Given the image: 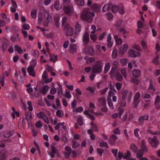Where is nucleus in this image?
Instances as JSON below:
<instances>
[{
    "mask_svg": "<svg viewBox=\"0 0 160 160\" xmlns=\"http://www.w3.org/2000/svg\"><path fill=\"white\" fill-rule=\"evenodd\" d=\"M95 16L93 12H91L88 8L84 9L81 14V18L88 23H91L93 20L92 17Z\"/></svg>",
    "mask_w": 160,
    "mask_h": 160,
    "instance_id": "f257e3e1",
    "label": "nucleus"
},
{
    "mask_svg": "<svg viewBox=\"0 0 160 160\" xmlns=\"http://www.w3.org/2000/svg\"><path fill=\"white\" fill-rule=\"evenodd\" d=\"M103 63L101 61H98L92 67L91 73H100L102 72Z\"/></svg>",
    "mask_w": 160,
    "mask_h": 160,
    "instance_id": "f03ea898",
    "label": "nucleus"
},
{
    "mask_svg": "<svg viewBox=\"0 0 160 160\" xmlns=\"http://www.w3.org/2000/svg\"><path fill=\"white\" fill-rule=\"evenodd\" d=\"M65 34L67 36H72L74 33V29L69 24H67L64 28Z\"/></svg>",
    "mask_w": 160,
    "mask_h": 160,
    "instance_id": "7ed1b4c3",
    "label": "nucleus"
},
{
    "mask_svg": "<svg viewBox=\"0 0 160 160\" xmlns=\"http://www.w3.org/2000/svg\"><path fill=\"white\" fill-rule=\"evenodd\" d=\"M64 12L67 15H71L73 12V8L72 6H64L63 8Z\"/></svg>",
    "mask_w": 160,
    "mask_h": 160,
    "instance_id": "20e7f679",
    "label": "nucleus"
},
{
    "mask_svg": "<svg viewBox=\"0 0 160 160\" xmlns=\"http://www.w3.org/2000/svg\"><path fill=\"white\" fill-rule=\"evenodd\" d=\"M94 51L92 47H86L83 50L84 53L91 56L94 55Z\"/></svg>",
    "mask_w": 160,
    "mask_h": 160,
    "instance_id": "39448f33",
    "label": "nucleus"
},
{
    "mask_svg": "<svg viewBox=\"0 0 160 160\" xmlns=\"http://www.w3.org/2000/svg\"><path fill=\"white\" fill-rule=\"evenodd\" d=\"M89 40V33L87 32H85L82 36L83 45L86 46L88 44Z\"/></svg>",
    "mask_w": 160,
    "mask_h": 160,
    "instance_id": "423d86ee",
    "label": "nucleus"
},
{
    "mask_svg": "<svg viewBox=\"0 0 160 160\" xmlns=\"http://www.w3.org/2000/svg\"><path fill=\"white\" fill-rule=\"evenodd\" d=\"M128 56L131 58L139 57L141 55V53L139 52L135 51L133 49H130L128 52Z\"/></svg>",
    "mask_w": 160,
    "mask_h": 160,
    "instance_id": "0eeeda50",
    "label": "nucleus"
},
{
    "mask_svg": "<svg viewBox=\"0 0 160 160\" xmlns=\"http://www.w3.org/2000/svg\"><path fill=\"white\" fill-rule=\"evenodd\" d=\"M151 141L150 143L151 146L153 148L157 147L159 142V141L157 139V137L155 136L152 138H151Z\"/></svg>",
    "mask_w": 160,
    "mask_h": 160,
    "instance_id": "6e6552de",
    "label": "nucleus"
},
{
    "mask_svg": "<svg viewBox=\"0 0 160 160\" xmlns=\"http://www.w3.org/2000/svg\"><path fill=\"white\" fill-rule=\"evenodd\" d=\"M101 6L97 4L94 3L90 7L91 9L97 12H99L100 11Z\"/></svg>",
    "mask_w": 160,
    "mask_h": 160,
    "instance_id": "1a4fd4ad",
    "label": "nucleus"
},
{
    "mask_svg": "<svg viewBox=\"0 0 160 160\" xmlns=\"http://www.w3.org/2000/svg\"><path fill=\"white\" fill-rule=\"evenodd\" d=\"M36 62H35V64L34 65V66H29L27 68V71L29 73V75L33 77L35 76V72L34 71V67L36 65Z\"/></svg>",
    "mask_w": 160,
    "mask_h": 160,
    "instance_id": "9d476101",
    "label": "nucleus"
},
{
    "mask_svg": "<svg viewBox=\"0 0 160 160\" xmlns=\"http://www.w3.org/2000/svg\"><path fill=\"white\" fill-rule=\"evenodd\" d=\"M43 13H44L45 18L47 19L48 22H52V19L50 14L45 10L43 11Z\"/></svg>",
    "mask_w": 160,
    "mask_h": 160,
    "instance_id": "9b49d317",
    "label": "nucleus"
},
{
    "mask_svg": "<svg viewBox=\"0 0 160 160\" xmlns=\"http://www.w3.org/2000/svg\"><path fill=\"white\" fill-rule=\"evenodd\" d=\"M141 72L139 69H135L132 71V74L135 78H138L141 75Z\"/></svg>",
    "mask_w": 160,
    "mask_h": 160,
    "instance_id": "f8f14e48",
    "label": "nucleus"
},
{
    "mask_svg": "<svg viewBox=\"0 0 160 160\" xmlns=\"http://www.w3.org/2000/svg\"><path fill=\"white\" fill-rule=\"evenodd\" d=\"M14 133V132L12 131H6L4 133L3 136L6 138H9L13 135Z\"/></svg>",
    "mask_w": 160,
    "mask_h": 160,
    "instance_id": "ddd939ff",
    "label": "nucleus"
},
{
    "mask_svg": "<svg viewBox=\"0 0 160 160\" xmlns=\"http://www.w3.org/2000/svg\"><path fill=\"white\" fill-rule=\"evenodd\" d=\"M128 48L127 44H125L123 47H120L119 49V52L121 54H123L127 50Z\"/></svg>",
    "mask_w": 160,
    "mask_h": 160,
    "instance_id": "4468645a",
    "label": "nucleus"
},
{
    "mask_svg": "<svg viewBox=\"0 0 160 160\" xmlns=\"http://www.w3.org/2000/svg\"><path fill=\"white\" fill-rule=\"evenodd\" d=\"M7 151L4 149L0 152V160H5V157Z\"/></svg>",
    "mask_w": 160,
    "mask_h": 160,
    "instance_id": "2eb2a0df",
    "label": "nucleus"
},
{
    "mask_svg": "<svg viewBox=\"0 0 160 160\" xmlns=\"http://www.w3.org/2000/svg\"><path fill=\"white\" fill-rule=\"evenodd\" d=\"M81 27L80 25L77 22L75 26V33L79 34L81 31Z\"/></svg>",
    "mask_w": 160,
    "mask_h": 160,
    "instance_id": "dca6fc26",
    "label": "nucleus"
},
{
    "mask_svg": "<svg viewBox=\"0 0 160 160\" xmlns=\"http://www.w3.org/2000/svg\"><path fill=\"white\" fill-rule=\"evenodd\" d=\"M112 4L111 2L107 3L102 8V11L104 12L109 11L110 9V6H112Z\"/></svg>",
    "mask_w": 160,
    "mask_h": 160,
    "instance_id": "f3484780",
    "label": "nucleus"
},
{
    "mask_svg": "<svg viewBox=\"0 0 160 160\" xmlns=\"http://www.w3.org/2000/svg\"><path fill=\"white\" fill-rule=\"evenodd\" d=\"M141 148L143 152H147L148 151V149L146 145L145 142L144 140H142L141 141Z\"/></svg>",
    "mask_w": 160,
    "mask_h": 160,
    "instance_id": "a211bd4d",
    "label": "nucleus"
},
{
    "mask_svg": "<svg viewBox=\"0 0 160 160\" xmlns=\"http://www.w3.org/2000/svg\"><path fill=\"white\" fill-rule=\"evenodd\" d=\"M106 99L105 97L100 98L98 99V102L102 106H105L106 105Z\"/></svg>",
    "mask_w": 160,
    "mask_h": 160,
    "instance_id": "6ab92c4d",
    "label": "nucleus"
},
{
    "mask_svg": "<svg viewBox=\"0 0 160 160\" xmlns=\"http://www.w3.org/2000/svg\"><path fill=\"white\" fill-rule=\"evenodd\" d=\"M149 118V117L148 114H146L145 115L142 116L140 117L138 119V121L140 122H142L144 120H148Z\"/></svg>",
    "mask_w": 160,
    "mask_h": 160,
    "instance_id": "aec40b11",
    "label": "nucleus"
},
{
    "mask_svg": "<svg viewBox=\"0 0 160 160\" xmlns=\"http://www.w3.org/2000/svg\"><path fill=\"white\" fill-rule=\"evenodd\" d=\"M90 125L91 126V129H92V130L96 132H98L99 131L97 125L93 122H91Z\"/></svg>",
    "mask_w": 160,
    "mask_h": 160,
    "instance_id": "412c9836",
    "label": "nucleus"
},
{
    "mask_svg": "<svg viewBox=\"0 0 160 160\" xmlns=\"http://www.w3.org/2000/svg\"><path fill=\"white\" fill-rule=\"evenodd\" d=\"M76 46L75 44L70 45V52L73 53L77 51Z\"/></svg>",
    "mask_w": 160,
    "mask_h": 160,
    "instance_id": "4be33fe9",
    "label": "nucleus"
},
{
    "mask_svg": "<svg viewBox=\"0 0 160 160\" xmlns=\"http://www.w3.org/2000/svg\"><path fill=\"white\" fill-rule=\"evenodd\" d=\"M130 149L134 153H136L138 151V148L133 143H132L130 147Z\"/></svg>",
    "mask_w": 160,
    "mask_h": 160,
    "instance_id": "5701e85b",
    "label": "nucleus"
},
{
    "mask_svg": "<svg viewBox=\"0 0 160 160\" xmlns=\"http://www.w3.org/2000/svg\"><path fill=\"white\" fill-rule=\"evenodd\" d=\"M49 87L46 85L45 86L42 87L41 88V91L42 94L44 95L49 90Z\"/></svg>",
    "mask_w": 160,
    "mask_h": 160,
    "instance_id": "b1692460",
    "label": "nucleus"
},
{
    "mask_svg": "<svg viewBox=\"0 0 160 160\" xmlns=\"http://www.w3.org/2000/svg\"><path fill=\"white\" fill-rule=\"evenodd\" d=\"M115 77L116 80L118 82H121L122 80V77L121 74L119 72H118L116 74Z\"/></svg>",
    "mask_w": 160,
    "mask_h": 160,
    "instance_id": "393cba45",
    "label": "nucleus"
},
{
    "mask_svg": "<svg viewBox=\"0 0 160 160\" xmlns=\"http://www.w3.org/2000/svg\"><path fill=\"white\" fill-rule=\"evenodd\" d=\"M119 6H117L116 5H112V11L113 13H116L119 10Z\"/></svg>",
    "mask_w": 160,
    "mask_h": 160,
    "instance_id": "a878e982",
    "label": "nucleus"
},
{
    "mask_svg": "<svg viewBox=\"0 0 160 160\" xmlns=\"http://www.w3.org/2000/svg\"><path fill=\"white\" fill-rule=\"evenodd\" d=\"M5 76L3 73H2V75L0 78V83L2 86H4V85Z\"/></svg>",
    "mask_w": 160,
    "mask_h": 160,
    "instance_id": "bb28decb",
    "label": "nucleus"
},
{
    "mask_svg": "<svg viewBox=\"0 0 160 160\" xmlns=\"http://www.w3.org/2000/svg\"><path fill=\"white\" fill-rule=\"evenodd\" d=\"M14 49L19 54H21L22 52V50L21 49V47L18 45L15 46Z\"/></svg>",
    "mask_w": 160,
    "mask_h": 160,
    "instance_id": "cd10ccee",
    "label": "nucleus"
},
{
    "mask_svg": "<svg viewBox=\"0 0 160 160\" xmlns=\"http://www.w3.org/2000/svg\"><path fill=\"white\" fill-rule=\"evenodd\" d=\"M119 12L122 15L124 12V7L122 4H120L119 5Z\"/></svg>",
    "mask_w": 160,
    "mask_h": 160,
    "instance_id": "c85d7f7f",
    "label": "nucleus"
},
{
    "mask_svg": "<svg viewBox=\"0 0 160 160\" xmlns=\"http://www.w3.org/2000/svg\"><path fill=\"white\" fill-rule=\"evenodd\" d=\"M118 72V67H112L111 71L109 72V73L111 75H113L115 72L117 73Z\"/></svg>",
    "mask_w": 160,
    "mask_h": 160,
    "instance_id": "c756f323",
    "label": "nucleus"
},
{
    "mask_svg": "<svg viewBox=\"0 0 160 160\" xmlns=\"http://www.w3.org/2000/svg\"><path fill=\"white\" fill-rule=\"evenodd\" d=\"M54 22L56 26L58 28L59 27L58 22L59 21V18L58 16H55L54 17Z\"/></svg>",
    "mask_w": 160,
    "mask_h": 160,
    "instance_id": "7c9ffc66",
    "label": "nucleus"
},
{
    "mask_svg": "<svg viewBox=\"0 0 160 160\" xmlns=\"http://www.w3.org/2000/svg\"><path fill=\"white\" fill-rule=\"evenodd\" d=\"M32 118L31 113L30 112H26V119L27 121L31 120Z\"/></svg>",
    "mask_w": 160,
    "mask_h": 160,
    "instance_id": "2f4dec72",
    "label": "nucleus"
},
{
    "mask_svg": "<svg viewBox=\"0 0 160 160\" xmlns=\"http://www.w3.org/2000/svg\"><path fill=\"white\" fill-rule=\"evenodd\" d=\"M150 85L149 86V87L148 88V90L150 89H152L153 91H154L156 90V89L154 87V86L153 85L152 81V80H150Z\"/></svg>",
    "mask_w": 160,
    "mask_h": 160,
    "instance_id": "473e14b6",
    "label": "nucleus"
},
{
    "mask_svg": "<svg viewBox=\"0 0 160 160\" xmlns=\"http://www.w3.org/2000/svg\"><path fill=\"white\" fill-rule=\"evenodd\" d=\"M59 1H56L54 3V7L55 9L57 10H58L60 9L62 7L59 6Z\"/></svg>",
    "mask_w": 160,
    "mask_h": 160,
    "instance_id": "72a5a7b5",
    "label": "nucleus"
},
{
    "mask_svg": "<svg viewBox=\"0 0 160 160\" xmlns=\"http://www.w3.org/2000/svg\"><path fill=\"white\" fill-rule=\"evenodd\" d=\"M99 144L100 146L101 147H105L107 148H109V147L108 146L107 143L106 142H104L103 141H102L101 142H99Z\"/></svg>",
    "mask_w": 160,
    "mask_h": 160,
    "instance_id": "f704fd0d",
    "label": "nucleus"
},
{
    "mask_svg": "<svg viewBox=\"0 0 160 160\" xmlns=\"http://www.w3.org/2000/svg\"><path fill=\"white\" fill-rule=\"evenodd\" d=\"M32 17L33 18H35L36 17V10L35 9H32L31 12Z\"/></svg>",
    "mask_w": 160,
    "mask_h": 160,
    "instance_id": "c9c22d12",
    "label": "nucleus"
},
{
    "mask_svg": "<svg viewBox=\"0 0 160 160\" xmlns=\"http://www.w3.org/2000/svg\"><path fill=\"white\" fill-rule=\"evenodd\" d=\"M110 68V63H107L105 66L104 73H106L108 71Z\"/></svg>",
    "mask_w": 160,
    "mask_h": 160,
    "instance_id": "e433bc0d",
    "label": "nucleus"
},
{
    "mask_svg": "<svg viewBox=\"0 0 160 160\" xmlns=\"http://www.w3.org/2000/svg\"><path fill=\"white\" fill-rule=\"evenodd\" d=\"M72 148H77L80 145L77 141L74 140H72Z\"/></svg>",
    "mask_w": 160,
    "mask_h": 160,
    "instance_id": "4c0bfd02",
    "label": "nucleus"
},
{
    "mask_svg": "<svg viewBox=\"0 0 160 160\" xmlns=\"http://www.w3.org/2000/svg\"><path fill=\"white\" fill-rule=\"evenodd\" d=\"M142 151V150H139L138 151V152L136 154V156L138 158H141V157H142V156L143 155V153Z\"/></svg>",
    "mask_w": 160,
    "mask_h": 160,
    "instance_id": "58836bf2",
    "label": "nucleus"
},
{
    "mask_svg": "<svg viewBox=\"0 0 160 160\" xmlns=\"http://www.w3.org/2000/svg\"><path fill=\"white\" fill-rule=\"evenodd\" d=\"M77 121L78 124L80 125H82L83 124L82 118L80 116L77 119Z\"/></svg>",
    "mask_w": 160,
    "mask_h": 160,
    "instance_id": "ea45409f",
    "label": "nucleus"
},
{
    "mask_svg": "<svg viewBox=\"0 0 160 160\" xmlns=\"http://www.w3.org/2000/svg\"><path fill=\"white\" fill-rule=\"evenodd\" d=\"M117 55V49L116 48H115L112 51V56L113 58H116Z\"/></svg>",
    "mask_w": 160,
    "mask_h": 160,
    "instance_id": "a19ab883",
    "label": "nucleus"
},
{
    "mask_svg": "<svg viewBox=\"0 0 160 160\" xmlns=\"http://www.w3.org/2000/svg\"><path fill=\"white\" fill-rule=\"evenodd\" d=\"M46 114L43 112H41L40 113H38L37 114V116L39 118H43Z\"/></svg>",
    "mask_w": 160,
    "mask_h": 160,
    "instance_id": "79ce46f5",
    "label": "nucleus"
},
{
    "mask_svg": "<svg viewBox=\"0 0 160 160\" xmlns=\"http://www.w3.org/2000/svg\"><path fill=\"white\" fill-rule=\"evenodd\" d=\"M77 5L80 6H83L84 4V0H78L76 2Z\"/></svg>",
    "mask_w": 160,
    "mask_h": 160,
    "instance_id": "37998d69",
    "label": "nucleus"
},
{
    "mask_svg": "<svg viewBox=\"0 0 160 160\" xmlns=\"http://www.w3.org/2000/svg\"><path fill=\"white\" fill-rule=\"evenodd\" d=\"M128 92L126 91H124L122 92V101H124L126 97L127 96V94Z\"/></svg>",
    "mask_w": 160,
    "mask_h": 160,
    "instance_id": "c03bdc74",
    "label": "nucleus"
},
{
    "mask_svg": "<svg viewBox=\"0 0 160 160\" xmlns=\"http://www.w3.org/2000/svg\"><path fill=\"white\" fill-rule=\"evenodd\" d=\"M140 130L138 128H136L134 130V133L135 137L138 138H139V136L138 134V132Z\"/></svg>",
    "mask_w": 160,
    "mask_h": 160,
    "instance_id": "a18cd8bd",
    "label": "nucleus"
},
{
    "mask_svg": "<svg viewBox=\"0 0 160 160\" xmlns=\"http://www.w3.org/2000/svg\"><path fill=\"white\" fill-rule=\"evenodd\" d=\"M121 63L123 65L125 66L126 65L127 62L128 60L126 58H123L120 60Z\"/></svg>",
    "mask_w": 160,
    "mask_h": 160,
    "instance_id": "49530a36",
    "label": "nucleus"
},
{
    "mask_svg": "<svg viewBox=\"0 0 160 160\" xmlns=\"http://www.w3.org/2000/svg\"><path fill=\"white\" fill-rule=\"evenodd\" d=\"M131 155L130 152L129 151H128L127 152V153L126 154L124 155L123 156V158L124 159H128L129 158V157H130Z\"/></svg>",
    "mask_w": 160,
    "mask_h": 160,
    "instance_id": "de8ad7c7",
    "label": "nucleus"
},
{
    "mask_svg": "<svg viewBox=\"0 0 160 160\" xmlns=\"http://www.w3.org/2000/svg\"><path fill=\"white\" fill-rule=\"evenodd\" d=\"M133 48L139 51H142V49L140 47L138 44H134L133 46Z\"/></svg>",
    "mask_w": 160,
    "mask_h": 160,
    "instance_id": "09e8293b",
    "label": "nucleus"
},
{
    "mask_svg": "<svg viewBox=\"0 0 160 160\" xmlns=\"http://www.w3.org/2000/svg\"><path fill=\"white\" fill-rule=\"evenodd\" d=\"M140 96V94L139 92L136 93L134 96V101L136 102L138 101V99L139 98Z\"/></svg>",
    "mask_w": 160,
    "mask_h": 160,
    "instance_id": "8fccbe9b",
    "label": "nucleus"
},
{
    "mask_svg": "<svg viewBox=\"0 0 160 160\" xmlns=\"http://www.w3.org/2000/svg\"><path fill=\"white\" fill-rule=\"evenodd\" d=\"M7 45L6 42L4 41L2 43V48L3 49V52H4L7 49Z\"/></svg>",
    "mask_w": 160,
    "mask_h": 160,
    "instance_id": "3c124183",
    "label": "nucleus"
},
{
    "mask_svg": "<svg viewBox=\"0 0 160 160\" xmlns=\"http://www.w3.org/2000/svg\"><path fill=\"white\" fill-rule=\"evenodd\" d=\"M27 104L28 105V109L30 111H32L33 108L32 106V103L31 101H28L27 102Z\"/></svg>",
    "mask_w": 160,
    "mask_h": 160,
    "instance_id": "603ef678",
    "label": "nucleus"
},
{
    "mask_svg": "<svg viewBox=\"0 0 160 160\" xmlns=\"http://www.w3.org/2000/svg\"><path fill=\"white\" fill-rule=\"evenodd\" d=\"M22 28L25 30H29L30 28L29 25L27 23H24L22 26Z\"/></svg>",
    "mask_w": 160,
    "mask_h": 160,
    "instance_id": "864d4df0",
    "label": "nucleus"
},
{
    "mask_svg": "<svg viewBox=\"0 0 160 160\" xmlns=\"http://www.w3.org/2000/svg\"><path fill=\"white\" fill-rule=\"evenodd\" d=\"M61 140L65 143H67L68 141V138L64 135H63L62 137Z\"/></svg>",
    "mask_w": 160,
    "mask_h": 160,
    "instance_id": "5fc2aeb1",
    "label": "nucleus"
},
{
    "mask_svg": "<svg viewBox=\"0 0 160 160\" xmlns=\"http://www.w3.org/2000/svg\"><path fill=\"white\" fill-rule=\"evenodd\" d=\"M136 78H132V82L136 84H138L139 82V80Z\"/></svg>",
    "mask_w": 160,
    "mask_h": 160,
    "instance_id": "6e6d98bb",
    "label": "nucleus"
},
{
    "mask_svg": "<svg viewBox=\"0 0 160 160\" xmlns=\"http://www.w3.org/2000/svg\"><path fill=\"white\" fill-rule=\"evenodd\" d=\"M141 44L143 48L145 49H147V44L145 41H141Z\"/></svg>",
    "mask_w": 160,
    "mask_h": 160,
    "instance_id": "4d7b16f0",
    "label": "nucleus"
},
{
    "mask_svg": "<svg viewBox=\"0 0 160 160\" xmlns=\"http://www.w3.org/2000/svg\"><path fill=\"white\" fill-rule=\"evenodd\" d=\"M118 113L119 115V118H120L121 116V115L124 112V110L122 108L120 107L118 108Z\"/></svg>",
    "mask_w": 160,
    "mask_h": 160,
    "instance_id": "13d9d810",
    "label": "nucleus"
},
{
    "mask_svg": "<svg viewBox=\"0 0 160 160\" xmlns=\"http://www.w3.org/2000/svg\"><path fill=\"white\" fill-rule=\"evenodd\" d=\"M35 125L37 128H40L42 126V124L40 121H38L35 123Z\"/></svg>",
    "mask_w": 160,
    "mask_h": 160,
    "instance_id": "bf43d9fd",
    "label": "nucleus"
},
{
    "mask_svg": "<svg viewBox=\"0 0 160 160\" xmlns=\"http://www.w3.org/2000/svg\"><path fill=\"white\" fill-rule=\"evenodd\" d=\"M71 153V152H64L63 153L65 158H68L69 157Z\"/></svg>",
    "mask_w": 160,
    "mask_h": 160,
    "instance_id": "052dcab7",
    "label": "nucleus"
},
{
    "mask_svg": "<svg viewBox=\"0 0 160 160\" xmlns=\"http://www.w3.org/2000/svg\"><path fill=\"white\" fill-rule=\"evenodd\" d=\"M138 27V28H143L142 23L140 21H138L137 22Z\"/></svg>",
    "mask_w": 160,
    "mask_h": 160,
    "instance_id": "680f3d73",
    "label": "nucleus"
},
{
    "mask_svg": "<svg viewBox=\"0 0 160 160\" xmlns=\"http://www.w3.org/2000/svg\"><path fill=\"white\" fill-rule=\"evenodd\" d=\"M90 36L91 38V39L93 41H95L96 40V39L97 38V35L96 34H90Z\"/></svg>",
    "mask_w": 160,
    "mask_h": 160,
    "instance_id": "e2e57ef3",
    "label": "nucleus"
},
{
    "mask_svg": "<svg viewBox=\"0 0 160 160\" xmlns=\"http://www.w3.org/2000/svg\"><path fill=\"white\" fill-rule=\"evenodd\" d=\"M159 59V57L158 56H157L153 60V62L156 65L158 64V60Z\"/></svg>",
    "mask_w": 160,
    "mask_h": 160,
    "instance_id": "0e129e2a",
    "label": "nucleus"
},
{
    "mask_svg": "<svg viewBox=\"0 0 160 160\" xmlns=\"http://www.w3.org/2000/svg\"><path fill=\"white\" fill-rule=\"evenodd\" d=\"M32 55L35 57H38L39 55V52L37 50H35L32 53Z\"/></svg>",
    "mask_w": 160,
    "mask_h": 160,
    "instance_id": "69168bd1",
    "label": "nucleus"
},
{
    "mask_svg": "<svg viewBox=\"0 0 160 160\" xmlns=\"http://www.w3.org/2000/svg\"><path fill=\"white\" fill-rule=\"evenodd\" d=\"M117 89L118 90H120L122 87V84L120 83H116L115 84Z\"/></svg>",
    "mask_w": 160,
    "mask_h": 160,
    "instance_id": "338daca9",
    "label": "nucleus"
},
{
    "mask_svg": "<svg viewBox=\"0 0 160 160\" xmlns=\"http://www.w3.org/2000/svg\"><path fill=\"white\" fill-rule=\"evenodd\" d=\"M87 90L89 91L92 93L94 92V88L91 87H89L86 88Z\"/></svg>",
    "mask_w": 160,
    "mask_h": 160,
    "instance_id": "774afa93",
    "label": "nucleus"
}]
</instances>
